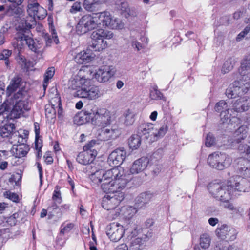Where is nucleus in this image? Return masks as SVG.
<instances>
[{
	"label": "nucleus",
	"mask_w": 250,
	"mask_h": 250,
	"mask_svg": "<svg viewBox=\"0 0 250 250\" xmlns=\"http://www.w3.org/2000/svg\"><path fill=\"white\" fill-rule=\"evenodd\" d=\"M237 231L236 229L232 227L226 225H222L220 228V245H221L223 241L228 242L233 241L237 238Z\"/></svg>",
	"instance_id": "13"
},
{
	"label": "nucleus",
	"mask_w": 250,
	"mask_h": 250,
	"mask_svg": "<svg viewBox=\"0 0 250 250\" xmlns=\"http://www.w3.org/2000/svg\"><path fill=\"white\" fill-rule=\"evenodd\" d=\"M124 198L123 192H118L114 194L106 195L103 198L102 206L107 210L115 208Z\"/></svg>",
	"instance_id": "10"
},
{
	"label": "nucleus",
	"mask_w": 250,
	"mask_h": 250,
	"mask_svg": "<svg viewBox=\"0 0 250 250\" xmlns=\"http://www.w3.org/2000/svg\"><path fill=\"white\" fill-rule=\"evenodd\" d=\"M43 38L46 42L47 45H50L53 40L56 44H58L59 42L57 36V33L55 32L54 30H53L52 33V37H51L48 34H46L44 35Z\"/></svg>",
	"instance_id": "46"
},
{
	"label": "nucleus",
	"mask_w": 250,
	"mask_h": 250,
	"mask_svg": "<svg viewBox=\"0 0 250 250\" xmlns=\"http://www.w3.org/2000/svg\"><path fill=\"white\" fill-rule=\"evenodd\" d=\"M101 95L100 89L98 86H93L88 89L84 86L81 90L77 92V96L89 100H95Z\"/></svg>",
	"instance_id": "17"
},
{
	"label": "nucleus",
	"mask_w": 250,
	"mask_h": 250,
	"mask_svg": "<svg viewBox=\"0 0 250 250\" xmlns=\"http://www.w3.org/2000/svg\"><path fill=\"white\" fill-rule=\"evenodd\" d=\"M6 104V108L11 109V113L14 118H19L24 111L30 109L28 102L25 100V97L21 91L6 98L4 102Z\"/></svg>",
	"instance_id": "3"
},
{
	"label": "nucleus",
	"mask_w": 250,
	"mask_h": 250,
	"mask_svg": "<svg viewBox=\"0 0 250 250\" xmlns=\"http://www.w3.org/2000/svg\"><path fill=\"white\" fill-rule=\"evenodd\" d=\"M97 155L96 150L91 151L84 150L78 155L76 158L77 161L83 165H88L93 162Z\"/></svg>",
	"instance_id": "18"
},
{
	"label": "nucleus",
	"mask_w": 250,
	"mask_h": 250,
	"mask_svg": "<svg viewBox=\"0 0 250 250\" xmlns=\"http://www.w3.org/2000/svg\"><path fill=\"white\" fill-rule=\"evenodd\" d=\"M111 21L109 28L112 29H119L123 28L124 25L120 19L112 17Z\"/></svg>",
	"instance_id": "47"
},
{
	"label": "nucleus",
	"mask_w": 250,
	"mask_h": 250,
	"mask_svg": "<svg viewBox=\"0 0 250 250\" xmlns=\"http://www.w3.org/2000/svg\"><path fill=\"white\" fill-rule=\"evenodd\" d=\"M35 147L37 150V157L38 158H40L42 157L41 148L42 147V145L41 144H39L38 142L35 141Z\"/></svg>",
	"instance_id": "63"
},
{
	"label": "nucleus",
	"mask_w": 250,
	"mask_h": 250,
	"mask_svg": "<svg viewBox=\"0 0 250 250\" xmlns=\"http://www.w3.org/2000/svg\"><path fill=\"white\" fill-rule=\"evenodd\" d=\"M148 163L149 160L146 157H142L136 160L132 164L130 168V172L132 174L139 173L146 168Z\"/></svg>",
	"instance_id": "20"
},
{
	"label": "nucleus",
	"mask_w": 250,
	"mask_h": 250,
	"mask_svg": "<svg viewBox=\"0 0 250 250\" xmlns=\"http://www.w3.org/2000/svg\"><path fill=\"white\" fill-rule=\"evenodd\" d=\"M14 128L13 124H6L0 129V135L3 138L8 137L13 132Z\"/></svg>",
	"instance_id": "39"
},
{
	"label": "nucleus",
	"mask_w": 250,
	"mask_h": 250,
	"mask_svg": "<svg viewBox=\"0 0 250 250\" xmlns=\"http://www.w3.org/2000/svg\"><path fill=\"white\" fill-rule=\"evenodd\" d=\"M45 115L48 119H54L56 115V109L54 104H48L45 106Z\"/></svg>",
	"instance_id": "43"
},
{
	"label": "nucleus",
	"mask_w": 250,
	"mask_h": 250,
	"mask_svg": "<svg viewBox=\"0 0 250 250\" xmlns=\"http://www.w3.org/2000/svg\"><path fill=\"white\" fill-rule=\"evenodd\" d=\"M58 104L56 106L57 109L58 116V118H61L62 116L63 109L62 105L61 102L60 98H58Z\"/></svg>",
	"instance_id": "62"
},
{
	"label": "nucleus",
	"mask_w": 250,
	"mask_h": 250,
	"mask_svg": "<svg viewBox=\"0 0 250 250\" xmlns=\"http://www.w3.org/2000/svg\"><path fill=\"white\" fill-rule=\"evenodd\" d=\"M250 68V54L246 56L241 64L240 72L242 79L235 81L226 90V95L229 99H234L238 96L246 94L250 87V81H247L245 73L243 71Z\"/></svg>",
	"instance_id": "2"
},
{
	"label": "nucleus",
	"mask_w": 250,
	"mask_h": 250,
	"mask_svg": "<svg viewBox=\"0 0 250 250\" xmlns=\"http://www.w3.org/2000/svg\"><path fill=\"white\" fill-rule=\"evenodd\" d=\"M221 245V247H220V250H240V249L234 244L229 245L228 243H226L224 245L222 244Z\"/></svg>",
	"instance_id": "56"
},
{
	"label": "nucleus",
	"mask_w": 250,
	"mask_h": 250,
	"mask_svg": "<svg viewBox=\"0 0 250 250\" xmlns=\"http://www.w3.org/2000/svg\"><path fill=\"white\" fill-rule=\"evenodd\" d=\"M154 198L153 194L149 192H146L141 193L137 198L136 201L140 207L146 206Z\"/></svg>",
	"instance_id": "27"
},
{
	"label": "nucleus",
	"mask_w": 250,
	"mask_h": 250,
	"mask_svg": "<svg viewBox=\"0 0 250 250\" xmlns=\"http://www.w3.org/2000/svg\"><path fill=\"white\" fill-rule=\"evenodd\" d=\"M74 224L72 223H68L66 225H64L63 223L61 226L60 234L64 235L69 232L74 227Z\"/></svg>",
	"instance_id": "50"
},
{
	"label": "nucleus",
	"mask_w": 250,
	"mask_h": 250,
	"mask_svg": "<svg viewBox=\"0 0 250 250\" xmlns=\"http://www.w3.org/2000/svg\"><path fill=\"white\" fill-rule=\"evenodd\" d=\"M120 134V131L116 128H104L102 130L101 135L103 139L108 140L111 139H115Z\"/></svg>",
	"instance_id": "28"
},
{
	"label": "nucleus",
	"mask_w": 250,
	"mask_h": 250,
	"mask_svg": "<svg viewBox=\"0 0 250 250\" xmlns=\"http://www.w3.org/2000/svg\"><path fill=\"white\" fill-rule=\"evenodd\" d=\"M122 210L125 217L128 219H131L137 212L136 208L132 206L124 207Z\"/></svg>",
	"instance_id": "40"
},
{
	"label": "nucleus",
	"mask_w": 250,
	"mask_h": 250,
	"mask_svg": "<svg viewBox=\"0 0 250 250\" xmlns=\"http://www.w3.org/2000/svg\"><path fill=\"white\" fill-rule=\"evenodd\" d=\"M129 148L132 150L137 149L141 146V139L139 135L133 134L128 139Z\"/></svg>",
	"instance_id": "31"
},
{
	"label": "nucleus",
	"mask_w": 250,
	"mask_h": 250,
	"mask_svg": "<svg viewBox=\"0 0 250 250\" xmlns=\"http://www.w3.org/2000/svg\"><path fill=\"white\" fill-rule=\"evenodd\" d=\"M211 239L208 234H203L200 236V245L204 249H208L210 244Z\"/></svg>",
	"instance_id": "44"
},
{
	"label": "nucleus",
	"mask_w": 250,
	"mask_h": 250,
	"mask_svg": "<svg viewBox=\"0 0 250 250\" xmlns=\"http://www.w3.org/2000/svg\"><path fill=\"white\" fill-rule=\"evenodd\" d=\"M215 143V138L213 134L209 133L207 135L206 138L205 145L207 147H210L214 145Z\"/></svg>",
	"instance_id": "52"
},
{
	"label": "nucleus",
	"mask_w": 250,
	"mask_h": 250,
	"mask_svg": "<svg viewBox=\"0 0 250 250\" xmlns=\"http://www.w3.org/2000/svg\"><path fill=\"white\" fill-rule=\"evenodd\" d=\"M245 94H244V95ZM243 94L238 96V97H241ZM232 108L231 109H228L227 111H221L220 113V117H221V121L223 124L229 122L230 121L231 115H229V111H234L239 113L247 111L250 107V100L246 97H240L237 99L235 102L233 104Z\"/></svg>",
	"instance_id": "7"
},
{
	"label": "nucleus",
	"mask_w": 250,
	"mask_h": 250,
	"mask_svg": "<svg viewBox=\"0 0 250 250\" xmlns=\"http://www.w3.org/2000/svg\"><path fill=\"white\" fill-rule=\"evenodd\" d=\"M208 163L213 168H217L219 166V154L215 152L210 154L208 158Z\"/></svg>",
	"instance_id": "41"
},
{
	"label": "nucleus",
	"mask_w": 250,
	"mask_h": 250,
	"mask_svg": "<svg viewBox=\"0 0 250 250\" xmlns=\"http://www.w3.org/2000/svg\"><path fill=\"white\" fill-rule=\"evenodd\" d=\"M1 3H5L7 2L11 3L12 4L20 6L23 2L24 0H0Z\"/></svg>",
	"instance_id": "60"
},
{
	"label": "nucleus",
	"mask_w": 250,
	"mask_h": 250,
	"mask_svg": "<svg viewBox=\"0 0 250 250\" xmlns=\"http://www.w3.org/2000/svg\"><path fill=\"white\" fill-rule=\"evenodd\" d=\"M105 176L101 188L104 192L111 194L121 192L132 178L130 174H124L123 170L120 171L118 167L106 171Z\"/></svg>",
	"instance_id": "1"
},
{
	"label": "nucleus",
	"mask_w": 250,
	"mask_h": 250,
	"mask_svg": "<svg viewBox=\"0 0 250 250\" xmlns=\"http://www.w3.org/2000/svg\"><path fill=\"white\" fill-rule=\"evenodd\" d=\"M250 31V25H249L246 26L244 29L236 37V41L238 42L241 41Z\"/></svg>",
	"instance_id": "54"
},
{
	"label": "nucleus",
	"mask_w": 250,
	"mask_h": 250,
	"mask_svg": "<svg viewBox=\"0 0 250 250\" xmlns=\"http://www.w3.org/2000/svg\"><path fill=\"white\" fill-rule=\"evenodd\" d=\"M96 144L97 141L95 140H92L85 145L83 146V150L88 151H92L93 150H96L94 147Z\"/></svg>",
	"instance_id": "53"
},
{
	"label": "nucleus",
	"mask_w": 250,
	"mask_h": 250,
	"mask_svg": "<svg viewBox=\"0 0 250 250\" xmlns=\"http://www.w3.org/2000/svg\"><path fill=\"white\" fill-rule=\"evenodd\" d=\"M23 13L22 8L19 6L11 4L7 7L5 14L8 16L19 17Z\"/></svg>",
	"instance_id": "30"
},
{
	"label": "nucleus",
	"mask_w": 250,
	"mask_h": 250,
	"mask_svg": "<svg viewBox=\"0 0 250 250\" xmlns=\"http://www.w3.org/2000/svg\"><path fill=\"white\" fill-rule=\"evenodd\" d=\"M48 209L49 210L48 214V219H51L53 218L55 216L56 214V217L57 219H59L62 217V213L61 209L58 208L55 203H53L52 205L48 208Z\"/></svg>",
	"instance_id": "33"
},
{
	"label": "nucleus",
	"mask_w": 250,
	"mask_h": 250,
	"mask_svg": "<svg viewBox=\"0 0 250 250\" xmlns=\"http://www.w3.org/2000/svg\"><path fill=\"white\" fill-rule=\"evenodd\" d=\"M232 159L225 153H220V170L228 167L231 164Z\"/></svg>",
	"instance_id": "35"
},
{
	"label": "nucleus",
	"mask_w": 250,
	"mask_h": 250,
	"mask_svg": "<svg viewBox=\"0 0 250 250\" xmlns=\"http://www.w3.org/2000/svg\"><path fill=\"white\" fill-rule=\"evenodd\" d=\"M94 58L90 50L82 51L77 54L75 57V61L79 64L86 63L90 62Z\"/></svg>",
	"instance_id": "25"
},
{
	"label": "nucleus",
	"mask_w": 250,
	"mask_h": 250,
	"mask_svg": "<svg viewBox=\"0 0 250 250\" xmlns=\"http://www.w3.org/2000/svg\"><path fill=\"white\" fill-rule=\"evenodd\" d=\"M7 197L13 202H17L19 199V196L14 193L6 192Z\"/></svg>",
	"instance_id": "64"
},
{
	"label": "nucleus",
	"mask_w": 250,
	"mask_h": 250,
	"mask_svg": "<svg viewBox=\"0 0 250 250\" xmlns=\"http://www.w3.org/2000/svg\"><path fill=\"white\" fill-rule=\"evenodd\" d=\"M52 199L54 201L57 202L58 203H60L62 201L61 192L58 190L57 187L55 188V189L53 194Z\"/></svg>",
	"instance_id": "57"
},
{
	"label": "nucleus",
	"mask_w": 250,
	"mask_h": 250,
	"mask_svg": "<svg viewBox=\"0 0 250 250\" xmlns=\"http://www.w3.org/2000/svg\"><path fill=\"white\" fill-rule=\"evenodd\" d=\"M142 239L135 238L133 240L128 247V250H141L142 246Z\"/></svg>",
	"instance_id": "49"
},
{
	"label": "nucleus",
	"mask_w": 250,
	"mask_h": 250,
	"mask_svg": "<svg viewBox=\"0 0 250 250\" xmlns=\"http://www.w3.org/2000/svg\"><path fill=\"white\" fill-rule=\"evenodd\" d=\"M81 10L82 8L80 3L76 2L73 4L70 9V12L71 13H76L77 12L80 11Z\"/></svg>",
	"instance_id": "61"
},
{
	"label": "nucleus",
	"mask_w": 250,
	"mask_h": 250,
	"mask_svg": "<svg viewBox=\"0 0 250 250\" xmlns=\"http://www.w3.org/2000/svg\"><path fill=\"white\" fill-rule=\"evenodd\" d=\"M97 13L92 15H85L80 19L79 24L77 27V30L81 28V33H85L89 30L98 27Z\"/></svg>",
	"instance_id": "9"
},
{
	"label": "nucleus",
	"mask_w": 250,
	"mask_h": 250,
	"mask_svg": "<svg viewBox=\"0 0 250 250\" xmlns=\"http://www.w3.org/2000/svg\"><path fill=\"white\" fill-rule=\"evenodd\" d=\"M100 109H99L93 104H89L84 106V109L82 110L85 114L87 119H89L91 123L93 118H95L96 114L98 113Z\"/></svg>",
	"instance_id": "26"
},
{
	"label": "nucleus",
	"mask_w": 250,
	"mask_h": 250,
	"mask_svg": "<svg viewBox=\"0 0 250 250\" xmlns=\"http://www.w3.org/2000/svg\"><path fill=\"white\" fill-rule=\"evenodd\" d=\"M126 156V152L124 148L116 149L109 155L108 163L112 167H118L123 163Z\"/></svg>",
	"instance_id": "14"
},
{
	"label": "nucleus",
	"mask_w": 250,
	"mask_h": 250,
	"mask_svg": "<svg viewBox=\"0 0 250 250\" xmlns=\"http://www.w3.org/2000/svg\"><path fill=\"white\" fill-rule=\"evenodd\" d=\"M12 55V51L8 49H4L0 53V60H6L9 59V57Z\"/></svg>",
	"instance_id": "59"
},
{
	"label": "nucleus",
	"mask_w": 250,
	"mask_h": 250,
	"mask_svg": "<svg viewBox=\"0 0 250 250\" xmlns=\"http://www.w3.org/2000/svg\"><path fill=\"white\" fill-rule=\"evenodd\" d=\"M167 130V125H163L159 129L155 125L150 123H145L140 125L138 128L137 134L144 136L148 143H152L157 141L159 138L163 137Z\"/></svg>",
	"instance_id": "5"
},
{
	"label": "nucleus",
	"mask_w": 250,
	"mask_h": 250,
	"mask_svg": "<svg viewBox=\"0 0 250 250\" xmlns=\"http://www.w3.org/2000/svg\"><path fill=\"white\" fill-rule=\"evenodd\" d=\"M55 74V68L53 67L48 68L44 74V83H47L48 81L50 80Z\"/></svg>",
	"instance_id": "51"
},
{
	"label": "nucleus",
	"mask_w": 250,
	"mask_h": 250,
	"mask_svg": "<svg viewBox=\"0 0 250 250\" xmlns=\"http://www.w3.org/2000/svg\"><path fill=\"white\" fill-rule=\"evenodd\" d=\"M208 190L209 193L214 198H217L219 192V182L215 180L210 182L208 186Z\"/></svg>",
	"instance_id": "38"
},
{
	"label": "nucleus",
	"mask_w": 250,
	"mask_h": 250,
	"mask_svg": "<svg viewBox=\"0 0 250 250\" xmlns=\"http://www.w3.org/2000/svg\"><path fill=\"white\" fill-rule=\"evenodd\" d=\"M88 122L90 121L82 110L76 114L74 117V123L77 125H81Z\"/></svg>",
	"instance_id": "36"
},
{
	"label": "nucleus",
	"mask_w": 250,
	"mask_h": 250,
	"mask_svg": "<svg viewBox=\"0 0 250 250\" xmlns=\"http://www.w3.org/2000/svg\"><path fill=\"white\" fill-rule=\"evenodd\" d=\"M248 127L246 125H241L234 133L235 136H239L237 139V143L240 142L247 137Z\"/></svg>",
	"instance_id": "34"
},
{
	"label": "nucleus",
	"mask_w": 250,
	"mask_h": 250,
	"mask_svg": "<svg viewBox=\"0 0 250 250\" xmlns=\"http://www.w3.org/2000/svg\"><path fill=\"white\" fill-rule=\"evenodd\" d=\"M224 189L220 188V190H225L229 197L227 199H231L236 191L248 192L250 189V182L246 178L236 175L229 178L227 181Z\"/></svg>",
	"instance_id": "4"
},
{
	"label": "nucleus",
	"mask_w": 250,
	"mask_h": 250,
	"mask_svg": "<svg viewBox=\"0 0 250 250\" xmlns=\"http://www.w3.org/2000/svg\"><path fill=\"white\" fill-rule=\"evenodd\" d=\"M116 72L115 66L106 65L101 66L94 74L95 78L100 83L108 82Z\"/></svg>",
	"instance_id": "11"
},
{
	"label": "nucleus",
	"mask_w": 250,
	"mask_h": 250,
	"mask_svg": "<svg viewBox=\"0 0 250 250\" xmlns=\"http://www.w3.org/2000/svg\"><path fill=\"white\" fill-rule=\"evenodd\" d=\"M29 28H22L18 31L15 36L17 41H25L26 44L32 51L36 52L41 48V45L38 42L34 41L30 36L31 35Z\"/></svg>",
	"instance_id": "8"
},
{
	"label": "nucleus",
	"mask_w": 250,
	"mask_h": 250,
	"mask_svg": "<svg viewBox=\"0 0 250 250\" xmlns=\"http://www.w3.org/2000/svg\"><path fill=\"white\" fill-rule=\"evenodd\" d=\"M119 8L121 11L122 14L126 17L134 15V11L130 9L128 4L126 2H121Z\"/></svg>",
	"instance_id": "42"
},
{
	"label": "nucleus",
	"mask_w": 250,
	"mask_h": 250,
	"mask_svg": "<svg viewBox=\"0 0 250 250\" xmlns=\"http://www.w3.org/2000/svg\"><path fill=\"white\" fill-rule=\"evenodd\" d=\"M124 230L122 226L113 223L107 227L106 234L114 242L120 240L123 236Z\"/></svg>",
	"instance_id": "16"
},
{
	"label": "nucleus",
	"mask_w": 250,
	"mask_h": 250,
	"mask_svg": "<svg viewBox=\"0 0 250 250\" xmlns=\"http://www.w3.org/2000/svg\"><path fill=\"white\" fill-rule=\"evenodd\" d=\"M123 117L124 124L127 126L132 125L135 121V114L130 110L125 111L123 114Z\"/></svg>",
	"instance_id": "37"
},
{
	"label": "nucleus",
	"mask_w": 250,
	"mask_h": 250,
	"mask_svg": "<svg viewBox=\"0 0 250 250\" xmlns=\"http://www.w3.org/2000/svg\"><path fill=\"white\" fill-rule=\"evenodd\" d=\"M113 37L112 32L100 29L93 31L91 35V42L90 47L94 51H100L107 47L105 39H110Z\"/></svg>",
	"instance_id": "6"
},
{
	"label": "nucleus",
	"mask_w": 250,
	"mask_h": 250,
	"mask_svg": "<svg viewBox=\"0 0 250 250\" xmlns=\"http://www.w3.org/2000/svg\"><path fill=\"white\" fill-rule=\"evenodd\" d=\"M150 97L152 100H160L163 98V94L158 89L157 86H153L150 89Z\"/></svg>",
	"instance_id": "45"
},
{
	"label": "nucleus",
	"mask_w": 250,
	"mask_h": 250,
	"mask_svg": "<svg viewBox=\"0 0 250 250\" xmlns=\"http://www.w3.org/2000/svg\"><path fill=\"white\" fill-rule=\"evenodd\" d=\"M26 139L21 136L19 137L18 142L20 144L17 146L16 148L13 147L12 151L15 157L21 158L24 157L28 153L29 146L24 143Z\"/></svg>",
	"instance_id": "19"
},
{
	"label": "nucleus",
	"mask_w": 250,
	"mask_h": 250,
	"mask_svg": "<svg viewBox=\"0 0 250 250\" xmlns=\"http://www.w3.org/2000/svg\"><path fill=\"white\" fill-rule=\"evenodd\" d=\"M88 83L89 80L79 73L68 81L67 85L68 89L70 91L76 90V94H74V95L77 96L78 91L81 90L82 88H84Z\"/></svg>",
	"instance_id": "12"
},
{
	"label": "nucleus",
	"mask_w": 250,
	"mask_h": 250,
	"mask_svg": "<svg viewBox=\"0 0 250 250\" xmlns=\"http://www.w3.org/2000/svg\"><path fill=\"white\" fill-rule=\"evenodd\" d=\"M47 15V11L46 9L40 6V7L38 8V10L37 12L33 17L31 18L32 20H31V23H28L27 21H26L25 24L27 27L29 28H31L33 26L36 24L35 18H37L39 19H43L45 18Z\"/></svg>",
	"instance_id": "29"
},
{
	"label": "nucleus",
	"mask_w": 250,
	"mask_h": 250,
	"mask_svg": "<svg viewBox=\"0 0 250 250\" xmlns=\"http://www.w3.org/2000/svg\"><path fill=\"white\" fill-rule=\"evenodd\" d=\"M105 173L106 171L104 170H98L91 174L90 178L94 183L97 184L100 183L101 184L103 179L105 177Z\"/></svg>",
	"instance_id": "32"
},
{
	"label": "nucleus",
	"mask_w": 250,
	"mask_h": 250,
	"mask_svg": "<svg viewBox=\"0 0 250 250\" xmlns=\"http://www.w3.org/2000/svg\"><path fill=\"white\" fill-rule=\"evenodd\" d=\"M99 27H108L110 25L112 16L109 12L104 11L97 13Z\"/></svg>",
	"instance_id": "22"
},
{
	"label": "nucleus",
	"mask_w": 250,
	"mask_h": 250,
	"mask_svg": "<svg viewBox=\"0 0 250 250\" xmlns=\"http://www.w3.org/2000/svg\"><path fill=\"white\" fill-rule=\"evenodd\" d=\"M233 68V65L229 60H227L224 63L222 71L224 73H227Z\"/></svg>",
	"instance_id": "55"
},
{
	"label": "nucleus",
	"mask_w": 250,
	"mask_h": 250,
	"mask_svg": "<svg viewBox=\"0 0 250 250\" xmlns=\"http://www.w3.org/2000/svg\"><path fill=\"white\" fill-rule=\"evenodd\" d=\"M95 4L93 1L92 2H90L87 0H84L83 3V6L85 9L89 11H92L95 8Z\"/></svg>",
	"instance_id": "58"
},
{
	"label": "nucleus",
	"mask_w": 250,
	"mask_h": 250,
	"mask_svg": "<svg viewBox=\"0 0 250 250\" xmlns=\"http://www.w3.org/2000/svg\"><path fill=\"white\" fill-rule=\"evenodd\" d=\"M40 5L37 2H33L29 3L27 6V12L29 15L31 16V18L33 17L36 11L38 10V8L40 7Z\"/></svg>",
	"instance_id": "48"
},
{
	"label": "nucleus",
	"mask_w": 250,
	"mask_h": 250,
	"mask_svg": "<svg viewBox=\"0 0 250 250\" xmlns=\"http://www.w3.org/2000/svg\"><path fill=\"white\" fill-rule=\"evenodd\" d=\"M238 173L246 177H250V163L245 159H242L238 162Z\"/></svg>",
	"instance_id": "24"
},
{
	"label": "nucleus",
	"mask_w": 250,
	"mask_h": 250,
	"mask_svg": "<svg viewBox=\"0 0 250 250\" xmlns=\"http://www.w3.org/2000/svg\"><path fill=\"white\" fill-rule=\"evenodd\" d=\"M21 78L19 76H15L11 81L10 84L6 90L7 98L13 96L12 94L20 86Z\"/></svg>",
	"instance_id": "23"
},
{
	"label": "nucleus",
	"mask_w": 250,
	"mask_h": 250,
	"mask_svg": "<svg viewBox=\"0 0 250 250\" xmlns=\"http://www.w3.org/2000/svg\"><path fill=\"white\" fill-rule=\"evenodd\" d=\"M111 116L109 111L104 108L100 109L97 113L93 119L91 123L96 126L105 127L110 124Z\"/></svg>",
	"instance_id": "15"
},
{
	"label": "nucleus",
	"mask_w": 250,
	"mask_h": 250,
	"mask_svg": "<svg viewBox=\"0 0 250 250\" xmlns=\"http://www.w3.org/2000/svg\"><path fill=\"white\" fill-rule=\"evenodd\" d=\"M224 192V194H221L220 197V201H221L222 206L224 208L231 212L232 214H238L240 212L239 208L235 207L233 204L229 202L231 199H227L229 194L225 190H221Z\"/></svg>",
	"instance_id": "21"
}]
</instances>
